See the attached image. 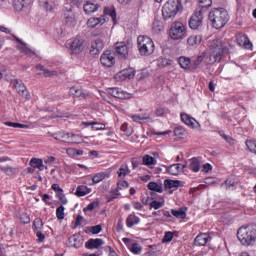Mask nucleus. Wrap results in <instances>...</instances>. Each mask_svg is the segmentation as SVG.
I'll return each mask as SVG.
<instances>
[{
    "label": "nucleus",
    "instance_id": "0e129e2a",
    "mask_svg": "<svg viewBox=\"0 0 256 256\" xmlns=\"http://www.w3.org/2000/svg\"><path fill=\"white\" fill-rule=\"evenodd\" d=\"M168 65H171V61L167 58H162L159 63V67H167Z\"/></svg>",
    "mask_w": 256,
    "mask_h": 256
},
{
    "label": "nucleus",
    "instance_id": "423d86ee",
    "mask_svg": "<svg viewBox=\"0 0 256 256\" xmlns=\"http://www.w3.org/2000/svg\"><path fill=\"white\" fill-rule=\"evenodd\" d=\"M169 35L171 39H174L175 41L179 39H185L187 37V31L185 29V24L181 22H174L171 25Z\"/></svg>",
    "mask_w": 256,
    "mask_h": 256
},
{
    "label": "nucleus",
    "instance_id": "412c9836",
    "mask_svg": "<svg viewBox=\"0 0 256 256\" xmlns=\"http://www.w3.org/2000/svg\"><path fill=\"white\" fill-rule=\"evenodd\" d=\"M107 20H105V16H101L99 18H90L87 21V25L88 27H90L91 29L97 27V25H104V23Z\"/></svg>",
    "mask_w": 256,
    "mask_h": 256
},
{
    "label": "nucleus",
    "instance_id": "72a5a7b5",
    "mask_svg": "<svg viewBox=\"0 0 256 256\" xmlns=\"http://www.w3.org/2000/svg\"><path fill=\"white\" fill-rule=\"evenodd\" d=\"M70 95L73 97H83L85 98V93H83V88L79 86H73L70 88Z\"/></svg>",
    "mask_w": 256,
    "mask_h": 256
},
{
    "label": "nucleus",
    "instance_id": "5fc2aeb1",
    "mask_svg": "<svg viewBox=\"0 0 256 256\" xmlns=\"http://www.w3.org/2000/svg\"><path fill=\"white\" fill-rule=\"evenodd\" d=\"M163 205H165V201L159 202L157 200H153L152 202H150L151 209H161Z\"/></svg>",
    "mask_w": 256,
    "mask_h": 256
},
{
    "label": "nucleus",
    "instance_id": "8fccbe9b",
    "mask_svg": "<svg viewBox=\"0 0 256 256\" xmlns=\"http://www.w3.org/2000/svg\"><path fill=\"white\" fill-rule=\"evenodd\" d=\"M152 29L154 33H160V31H163V23H161V21L159 20H155L153 22Z\"/></svg>",
    "mask_w": 256,
    "mask_h": 256
},
{
    "label": "nucleus",
    "instance_id": "6ab92c4d",
    "mask_svg": "<svg viewBox=\"0 0 256 256\" xmlns=\"http://www.w3.org/2000/svg\"><path fill=\"white\" fill-rule=\"evenodd\" d=\"M69 243L71 247H75V249H79V247L83 246V240L81 239V234H74L69 238Z\"/></svg>",
    "mask_w": 256,
    "mask_h": 256
},
{
    "label": "nucleus",
    "instance_id": "c03bdc74",
    "mask_svg": "<svg viewBox=\"0 0 256 256\" xmlns=\"http://www.w3.org/2000/svg\"><path fill=\"white\" fill-rule=\"evenodd\" d=\"M148 189L150 191H155L156 193H161L163 191V187L156 182H150L148 184Z\"/></svg>",
    "mask_w": 256,
    "mask_h": 256
},
{
    "label": "nucleus",
    "instance_id": "4d7b16f0",
    "mask_svg": "<svg viewBox=\"0 0 256 256\" xmlns=\"http://www.w3.org/2000/svg\"><path fill=\"white\" fill-rule=\"evenodd\" d=\"M131 252L135 255H139L141 253V246L138 243L132 244Z\"/></svg>",
    "mask_w": 256,
    "mask_h": 256
},
{
    "label": "nucleus",
    "instance_id": "0eeeda50",
    "mask_svg": "<svg viewBox=\"0 0 256 256\" xmlns=\"http://www.w3.org/2000/svg\"><path fill=\"white\" fill-rule=\"evenodd\" d=\"M106 39H107V36L105 34H102L98 38H96L91 43L90 55H93V57H95V55H99V53L103 51V47Z\"/></svg>",
    "mask_w": 256,
    "mask_h": 256
},
{
    "label": "nucleus",
    "instance_id": "f03ea898",
    "mask_svg": "<svg viewBox=\"0 0 256 256\" xmlns=\"http://www.w3.org/2000/svg\"><path fill=\"white\" fill-rule=\"evenodd\" d=\"M209 20L214 29H223L229 23V12L225 8H213L209 13Z\"/></svg>",
    "mask_w": 256,
    "mask_h": 256
},
{
    "label": "nucleus",
    "instance_id": "603ef678",
    "mask_svg": "<svg viewBox=\"0 0 256 256\" xmlns=\"http://www.w3.org/2000/svg\"><path fill=\"white\" fill-rule=\"evenodd\" d=\"M246 147L251 153H255L256 155V141L246 140Z\"/></svg>",
    "mask_w": 256,
    "mask_h": 256
},
{
    "label": "nucleus",
    "instance_id": "9b49d317",
    "mask_svg": "<svg viewBox=\"0 0 256 256\" xmlns=\"http://www.w3.org/2000/svg\"><path fill=\"white\" fill-rule=\"evenodd\" d=\"M133 77H135V69L126 68L118 72L114 76V79H116L117 81H126V79H133Z\"/></svg>",
    "mask_w": 256,
    "mask_h": 256
},
{
    "label": "nucleus",
    "instance_id": "e433bc0d",
    "mask_svg": "<svg viewBox=\"0 0 256 256\" xmlns=\"http://www.w3.org/2000/svg\"><path fill=\"white\" fill-rule=\"evenodd\" d=\"M4 125H6L7 127H13L14 129H29V125L21 124V123H17V122L6 121V122H4Z\"/></svg>",
    "mask_w": 256,
    "mask_h": 256
},
{
    "label": "nucleus",
    "instance_id": "49530a36",
    "mask_svg": "<svg viewBox=\"0 0 256 256\" xmlns=\"http://www.w3.org/2000/svg\"><path fill=\"white\" fill-rule=\"evenodd\" d=\"M1 169L8 176L16 175V173H19V170L17 168H13V167H9V166L8 167H2Z\"/></svg>",
    "mask_w": 256,
    "mask_h": 256
},
{
    "label": "nucleus",
    "instance_id": "f8f14e48",
    "mask_svg": "<svg viewBox=\"0 0 256 256\" xmlns=\"http://www.w3.org/2000/svg\"><path fill=\"white\" fill-rule=\"evenodd\" d=\"M53 139L56 141H62V143H77L69 133L66 132H56L52 134Z\"/></svg>",
    "mask_w": 256,
    "mask_h": 256
},
{
    "label": "nucleus",
    "instance_id": "ea45409f",
    "mask_svg": "<svg viewBox=\"0 0 256 256\" xmlns=\"http://www.w3.org/2000/svg\"><path fill=\"white\" fill-rule=\"evenodd\" d=\"M40 5L46 11H51L52 9H55V3H53L51 0H40Z\"/></svg>",
    "mask_w": 256,
    "mask_h": 256
},
{
    "label": "nucleus",
    "instance_id": "c756f323",
    "mask_svg": "<svg viewBox=\"0 0 256 256\" xmlns=\"http://www.w3.org/2000/svg\"><path fill=\"white\" fill-rule=\"evenodd\" d=\"M181 164H172L170 166H168L166 168L167 173H169V175H179V173H181Z\"/></svg>",
    "mask_w": 256,
    "mask_h": 256
},
{
    "label": "nucleus",
    "instance_id": "20e7f679",
    "mask_svg": "<svg viewBox=\"0 0 256 256\" xmlns=\"http://www.w3.org/2000/svg\"><path fill=\"white\" fill-rule=\"evenodd\" d=\"M137 45L140 55L149 57L155 53V43L149 36H139L137 38Z\"/></svg>",
    "mask_w": 256,
    "mask_h": 256
},
{
    "label": "nucleus",
    "instance_id": "a211bd4d",
    "mask_svg": "<svg viewBox=\"0 0 256 256\" xmlns=\"http://www.w3.org/2000/svg\"><path fill=\"white\" fill-rule=\"evenodd\" d=\"M115 45L116 53H118L123 59H127V55H129L127 44H125V42H117Z\"/></svg>",
    "mask_w": 256,
    "mask_h": 256
},
{
    "label": "nucleus",
    "instance_id": "09e8293b",
    "mask_svg": "<svg viewBox=\"0 0 256 256\" xmlns=\"http://www.w3.org/2000/svg\"><path fill=\"white\" fill-rule=\"evenodd\" d=\"M157 163V160L153 158V156L144 155L143 157V164L144 165H155Z\"/></svg>",
    "mask_w": 256,
    "mask_h": 256
},
{
    "label": "nucleus",
    "instance_id": "bb28decb",
    "mask_svg": "<svg viewBox=\"0 0 256 256\" xmlns=\"http://www.w3.org/2000/svg\"><path fill=\"white\" fill-rule=\"evenodd\" d=\"M99 9V4H96L93 1H87L84 4V11L85 13L89 14V13H95V11H97Z\"/></svg>",
    "mask_w": 256,
    "mask_h": 256
},
{
    "label": "nucleus",
    "instance_id": "c9c22d12",
    "mask_svg": "<svg viewBox=\"0 0 256 256\" xmlns=\"http://www.w3.org/2000/svg\"><path fill=\"white\" fill-rule=\"evenodd\" d=\"M88 193H91V188H88L87 186H78L75 195H77V197H85Z\"/></svg>",
    "mask_w": 256,
    "mask_h": 256
},
{
    "label": "nucleus",
    "instance_id": "cd10ccee",
    "mask_svg": "<svg viewBox=\"0 0 256 256\" xmlns=\"http://www.w3.org/2000/svg\"><path fill=\"white\" fill-rule=\"evenodd\" d=\"M180 186H181V181L179 180L166 179L164 181V187L166 189H179Z\"/></svg>",
    "mask_w": 256,
    "mask_h": 256
},
{
    "label": "nucleus",
    "instance_id": "774afa93",
    "mask_svg": "<svg viewBox=\"0 0 256 256\" xmlns=\"http://www.w3.org/2000/svg\"><path fill=\"white\" fill-rule=\"evenodd\" d=\"M129 187V183L127 181H122L118 183V189H127Z\"/></svg>",
    "mask_w": 256,
    "mask_h": 256
},
{
    "label": "nucleus",
    "instance_id": "58836bf2",
    "mask_svg": "<svg viewBox=\"0 0 256 256\" xmlns=\"http://www.w3.org/2000/svg\"><path fill=\"white\" fill-rule=\"evenodd\" d=\"M15 39H16V41H17L18 43H20V45H19L18 47H19L20 51H22V53H25L26 55H33V51H31V49H29V48L27 47V45H25V43H23V42L21 41V39H19V38H17V37H15Z\"/></svg>",
    "mask_w": 256,
    "mask_h": 256
},
{
    "label": "nucleus",
    "instance_id": "e2e57ef3",
    "mask_svg": "<svg viewBox=\"0 0 256 256\" xmlns=\"http://www.w3.org/2000/svg\"><path fill=\"white\" fill-rule=\"evenodd\" d=\"M34 233L36 234V237H38L39 243H43L45 241V234H43V232H41V230L36 231Z\"/></svg>",
    "mask_w": 256,
    "mask_h": 256
},
{
    "label": "nucleus",
    "instance_id": "37998d69",
    "mask_svg": "<svg viewBox=\"0 0 256 256\" xmlns=\"http://www.w3.org/2000/svg\"><path fill=\"white\" fill-rule=\"evenodd\" d=\"M43 220L41 218H36L33 222L34 232L43 231Z\"/></svg>",
    "mask_w": 256,
    "mask_h": 256
},
{
    "label": "nucleus",
    "instance_id": "a878e982",
    "mask_svg": "<svg viewBox=\"0 0 256 256\" xmlns=\"http://www.w3.org/2000/svg\"><path fill=\"white\" fill-rule=\"evenodd\" d=\"M188 168L190 171H193V173H199V170L201 169V163L199 162L198 158H192L189 160Z\"/></svg>",
    "mask_w": 256,
    "mask_h": 256
},
{
    "label": "nucleus",
    "instance_id": "473e14b6",
    "mask_svg": "<svg viewBox=\"0 0 256 256\" xmlns=\"http://www.w3.org/2000/svg\"><path fill=\"white\" fill-rule=\"evenodd\" d=\"M85 127L92 126L93 131H103L105 129V124L99 122H83Z\"/></svg>",
    "mask_w": 256,
    "mask_h": 256
},
{
    "label": "nucleus",
    "instance_id": "4c0bfd02",
    "mask_svg": "<svg viewBox=\"0 0 256 256\" xmlns=\"http://www.w3.org/2000/svg\"><path fill=\"white\" fill-rule=\"evenodd\" d=\"M200 9H197V11H202V13H205V9H209L211 5H213L212 0H199Z\"/></svg>",
    "mask_w": 256,
    "mask_h": 256
},
{
    "label": "nucleus",
    "instance_id": "a18cd8bd",
    "mask_svg": "<svg viewBox=\"0 0 256 256\" xmlns=\"http://www.w3.org/2000/svg\"><path fill=\"white\" fill-rule=\"evenodd\" d=\"M30 166H32L34 169H39V167L43 166V160L39 158H32L30 160Z\"/></svg>",
    "mask_w": 256,
    "mask_h": 256
},
{
    "label": "nucleus",
    "instance_id": "b1692460",
    "mask_svg": "<svg viewBox=\"0 0 256 256\" xmlns=\"http://www.w3.org/2000/svg\"><path fill=\"white\" fill-rule=\"evenodd\" d=\"M180 117L185 125H187L188 127H192V129L195 127V124L197 123V120H195V118L185 113L181 114Z\"/></svg>",
    "mask_w": 256,
    "mask_h": 256
},
{
    "label": "nucleus",
    "instance_id": "39448f33",
    "mask_svg": "<svg viewBox=\"0 0 256 256\" xmlns=\"http://www.w3.org/2000/svg\"><path fill=\"white\" fill-rule=\"evenodd\" d=\"M183 11V6L176 2L175 0H169L162 7V16L164 21H169V19H175L177 13Z\"/></svg>",
    "mask_w": 256,
    "mask_h": 256
},
{
    "label": "nucleus",
    "instance_id": "69168bd1",
    "mask_svg": "<svg viewBox=\"0 0 256 256\" xmlns=\"http://www.w3.org/2000/svg\"><path fill=\"white\" fill-rule=\"evenodd\" d=\"M20 221L24 224L31 223V218L27 214H23L20 216Z\"/></svg>",
    "mask_w": 256,
    "mask_h": 256
},
{
    "label": "nucleus",
    "instance_id": "f257e3e1",
    "mask_svg": "<svg viewBox=\"0 0 256 256\" xmlns=\"http://www.w3.org/2000/svg\"><path fill=\"white\" fill-rule=\"evenodd\" d=\"M227 51H228L227 44H225L223 40L216 38L210 41L208 46L209 61H207V63L209 64L221 63V60L223 59V55H225Z\"/></svg>",
    "mask_w": 256,
    "mask_h": 256
},
{
    "label": "nucleus",
    "instance_id": "1a4fd4ad",
    "mask_svg": "<svg viewBox=\"0 0 256 256\" xmlns=\"http://www.w3.org/2000/svg\"><path fill=\"white\" fill-rule=\"evenodd\" d=\"M83 43H85V40H83V38H74L73 41L70 43V51H72L74 55H79V53H82V51L85 49Z\"/></svg>",
    "mask_w": 256,
    "mask_h": 256
},
{
    "label": "nucleus",
    "instance_id": "9d476101",
    "mask_svg": "<svg viewBox=\"0 0 256 256\" xmlns=\"http://www.w3.org/2000/svg\"><path fill=\"white\" fill-rule=\"evenodd\" d=\"M100 63L103 67H113L115 65V56L110 50H106L100 58Z\"/></svg>",
    "mask_w": 256,
    "mask_h": 256
},
{
    "label": "nucleus",
    "instance_id": "4468645a",
    "mask_svg": "<svg viewBox=\"0 0 256 256\" xmlns=\"http://www.w3.org/2000/svg\"><path fill=\"white\" fill-rule=\"evenodd\" d=\"M14 87L19 95L25 97L26 99H30L31 96L29 95V91L27 90L25 84H21L19 80H14Z\"/></svg>",
    "mask_w": 256,
    "mask_h": 256
},
{
    "label": "nucleus",
    "instance_id": "a19ab883",
    "mask_svg": "<svg viewBox=\"0 0 256 256\" xmlns=\"http://www.w3.org/2000/svg\"><path fill=\"white\" fill-rule=\"evenodd\" d=\"M205 60V53H202L201 55H199L192 64V71H195V69H197L199 67V65H201V63H203V61Z\"/></svg>",
    "mask_w": 256,
    "mask_h": 256
},
{
    "label": "nucleus",
    "instance_id": "338daca9",
    "mask_svg": "<svg viewBox=\"0 0 256 256\" xmlns=\"http://www.w3.org/2000/svg\"><path fill=\"white\" fill-rule=\"evenodd\" d=\"M65 21L67 25H70V27L75 25V18L73 16H67Z\"/></svg>",
    "mask_w": 256,
    "mask_h": 256
},
{
    "label": "nucleus",
    "instance_id": "864d4df0",
    "mask_svg": "<svg viewBox=\"0 0 256 256\" xmlns=\"http://www.w3.org/2000/svg\"><path fill=\"white\" fill-rule=\"evenodd\" d=\"M166 113H169V109L167 108L158 107L155 110L156 117H163Z\"/></svg>",
    "mask_w": 256,
    "mask_h": 256
},
{
    "label": "nucleus",
    "instance_id": "de8ad7c7",
    "mask_svg": "<svg viewBox=\"0 0 256 256\" xmlns=\"http://www.w3.org/2000/svg\"><path fill=\"white\" fill-rule=\"evenodd\" d=\"M56 217L59 219V221H62V219H65V207L61 205L56 209Z\"/></svg>",
    "mask_w": 256,
    "mask_h": 256
},
{
    "label": "nucleus",
    "instance_id": "7ed1b4c3",
    "mask_svg": "<svg viewBox=\"0 0 256 256\" xmlns=\"http://www.w3.org/2000/svg\"><path fill=\"white\" fill-rule=\"evenodd\" d=\"M238 241L244 247H249V245H253L256 241V228L254 227H240L237 231Z\"/></svg>",
    "mask_w": 256,
    "mask_h": 256
},
{
    "label": "nucleus",
    "instance_id": "f704fd0d",
    "mask_svg": "<svg viewBox=\"0 0 256 256\" xmlns=\"http://www.w3.org/2000/svg\"><path fill=\"white\" fill-rule=\"evenodd\" d=\"M28 5L29 3L27 0H14V9L16 11H23Z\"/></svg>",
    "mask_w": 256,
    "mask_h": 256
},
{
    "label": "nucleus",
    "instance_id": "393cba45",
    "mask_svg": "<svg viewBox=\"0 0 256 256\" xmlns=\"http://www.w3.org/2000/svg\"><path fill=\"white\" fill-rule=\"evenodd\" d=\"M178 63L182 69L193 70V65H191V58L181 56L180 58H178Z\"/></svg>",
    "mask_w": 256,
    "mask_h": 256
},
{
    "label": "nucleus",
    "instance_id": "4be33fe9",
    "mask_svg": "<svg viewBox=\"0 0 256 256\" xmlns=\"http://www.w3.org/2000/svg\"><path fill=\"white\" fill-rule=\"evenodd\" d=\"M132 121L134 123H149L153 122V118L151 116H141L140 114H134L131 116Z\"/></svg>",
    "mask_w": 256,
    "mask_h": 256
},
{
    "label": "nucleus",
    "instance_id": "6e6d98bb",
    "mask_svg": "<svg viewBox=\"0 0 256 256\" xmlns=\"http://www.w3.org/2000/svg\"><path fill=\"white\" fill-rule=\"evenodd\" d=\"M170 241H173V232L171 231L165 233L162 243H170Z\"/></svg>",
    "mask_w": 256,
    "mask_h": 256
},
{
    "label": "nucleus",
    "instance_id": "f3484780",
    "mask_svg": "<svg viewBox=\"0 0 256 256\" xmlns=\"http://www.w3.org/2000/svg\"><path fill=\"white\" fill-rule=\"evenodd\" d=\"M209 239H211L209 234L201 233L198 236H196L194 240V245H196L197 247H205V244L209 242Z\"/></svg>",
    "mask_w": 256,
    "mask_h": 256
},
{
    "label": "nucleus",
    "instance_id": "2eb2a0df",
    "mask_svg": "<svg viewBox=\"0 0 256 256\" xmlns=\"http://www.w3.org/2000/svg\"><path fill=\"white\" fill-rule=\"evenodd\" d=\"M108 93L116 99H129V94L119 88H109Z\"/></svg>",
    "mask_w": 256,
    "mask_h": 256
},
{
    "label": "nucleus",
    "instance_id": "3c124183",
    "mask_svg": "<svg viewBox=\"0 0 256 256\" xmlns=\"http://www.w3.org/2000/svg\"><path fill=\"white\" fill-rule=\"evenodd\" d=\"M130 172L131 171H129V168L127 166H125V167H120L117 173H118V177H120V179H125V177Z\"/></svg>",
    "mask_w": 256,
    "mask_h": 256
},
{
    "label": "nucleus",
    "instance_id": "680f3d73",
    "mask_svg": "<svg viewBox=\"0 0 256 256\" xmlns=\"http://www.w3.org/2000/svg\"><path fill=\"white\" fill-rule=\"evenodd\" d=\"M102 229L101 225L92 226L91 233H93V235H98V233H101Z\"/></svg>",
    "mask_w": 256,
    "mask_h": 256
},
{
    "label": "nucleus",
    "instance_id": "bf43d9fd",
    "mask_svg": "<svg viewBox=\"0 0 256 256\" xmlns=\"http://www.w3.org/2000/svg\"><path fill=\"white\" fill-rule=\"evenodd\" d=\"M174 135H175V137H179L181 139V137H183V135H185V130H183V128H181V127L175 128Z\"/></svg>",
    "mask_w": 256,
    "mask_h": 256
},
{
    "label": "nucleus",
    "instance_id": "13d9d810",
    "mask_svg": "<svg viewBox=\"0 0 256 256\" xmlns=\"http://www.w3.org/2000/svg\"><path fill=\"white\" fill-rule=\"evenodd\" d=\"M222 187H224V189H231V187H235V181L231 180V179H227L223 184Z\"/></svg>",
    "mask_w": 256,
    "mask_h": 256
},
{
    "label": "nucleus",
    "instance_id": "ddd939ff",
    "mask_svg": "<svg viewBox=\"0 0 256 256\" xmlns=\"http://www.w3.org/2000/svg\"><path fill=\"white\" fill-rule=\"evenodd\" d=\"M236 41L239 45V47H243L244 49H252L253 43H251V40H249V37L245 34H238L236 35Z\"/></svg>",
    "mask_w": 256,
    "mask_h": 256
},
{
    "label": "nucleus",
    "instance_id": "052dcab7",
    "mask_svg": "<svg viewBox=\"0 0 256 256\" xmlns=\"http://www.w3.org/2000/svg\"><path fill=\"white\" fill-rule=\"evenodd\" d=\"M75 5H79V4H74L73 1L67 0V3L65 5L66 11H68V13H71V11H73V8L75 7Z\"/></svg>",
    "mask_w": 256,
    "mask_h": 256
},
{
    "label": "nucleus",
    "instance_id": "79ce46f5",
    "mask_svg": "<svg viewBox=\"0 0 256 256\" xmlns=\"http://www.w3.org/2000/svg\"><path fill=\"white\" fill-rule=\"evenodd\" d=\"M104 15H108L109 17L112 18L113 21L117 19V13L115 12V8L113 7H105Z\"/></svg>",
    "mask_w": 256,
    "mask_h": 256
},
{
    "label": "nucleus",
    "instance_id": "c85d7f7f",
    "mask_svg": "<svg viewBox=\"0 0 256 256\" xmlns=\"http://www.w3.org/2000/svg\"><path fill=\"white\" fill-rule=\"evenodd\" d=\"M141 219L137 217L135 214H130L126 219V225L127 227L131 228L135 225H139V222Z\"/></svg>",
    "mask_w": 256,
    "mask_h": 256
},
{
    "label": "nucleus",
    "instance_id": "2f4dec72",
    "mask_svg": "<svg viewBox=\"0 0 256 256\" xmlns=\"http://www.w3.org/2000/svg\"><path fill=\"white\" fill-rule=\"evenodd\" d=\"M187 208L172 209L171 213L176 219H185L187 217Z\"/></svg>",
    "mask_w": 256,
    "mask_h": 256
},
{
    "label": "nucleus",
    "instance_id": "aec40b11",
    "mask_svg": "<svg viewBox=\"0 0 256 256\" xmlns=\"http://www.w3.org/2000/svg\"><path fill=\"white\" fill-rule=\"evenodd\" d=\"M36 69L38 72V75H44V77H53L55 75H57V71H51L47 68H45V66L38 64L36 66Z\"/></svg>",
    "mask_w": 256,
    "mask_h": 256
},
{
    "label": "nucleus",
    "instance_id": "6e6552de",
    "mask_svg": "<svg viewBox=\"0 0 256 256\" xmlns=\"http://www.w3.org/2000/svg\"><path fill=\"white\" fill-rule=\"evenodd\" d=\"M190 29H199L203 27V10H196L189 20Z\"/></svg>",
    "mask_w": 256,
    "mask_h": 256
},
{
    "label": "nucleus",
    "instance_id": "dca6fc26",
    "mask_svg": "<svg viewBox=\"0 0 256 256\" xmlns=\"http://www.w3.org/2000/svg\"><path fill=\"white\" fill-rule=\"evenodd\" d=\"M104 244L105 242L101 238H96V239L91 238L85 243V247L86 249H99L101 245H104Z\"/></svg>",
    "mask_w": 256,
    "mask_h": 256
},
{
    "label": "nucleus",
    "instance_id": "5701e85b",
    "mask_svg": "<svg viewBox=\"0 0 256 256\" xmlns=\"http://www.w3.org/2000/svg\"><path fill=\"white\" fill-rule=\"evenodd\" d=\"M104 179H109V173L108 172H99L96 173L92 177V183L91 185H97V183H101V181H104Z\"/></svg>",
    "mask_w": 256,
    "mask_h": 256
},
{
    "label": "nucleus",
    "instance_id": "7c9ffc66",
    "mask_svg": "<svg viewBox=\"0 0 256 256\" xmlns=\"http://www.w3.org/2000/svg\"><path fill=\"white\" fill-rule=\"evenodd\" d=\"M201 41H203L202 35H193L188 38L187 43L193 47L195 45H201Z\"/></svg>",
    "mask_w": 256,
    "mask_h": 256
}]
</instances>
